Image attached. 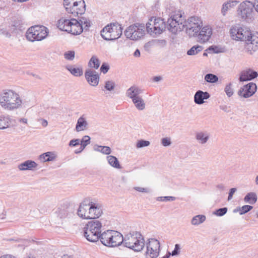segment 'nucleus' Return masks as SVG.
<instances>
[{
	"label": "nucleus",
	"instance_id": "obj_34",
	"mask_svg": "<svg viewBox=\"0 0 258 258\" xmlns=\"http://www.w3.org/2000/svg\"><path fill=\"white\" fill-rule=\"evenodd\" d=\"M56 158L55 154L51 152H47L40 155L39 159L43 162H49L54 160Z\"/></svg>",
	"mask_w": 258,
	"mask_h": 258
},
{
	"label": "nucleus",
	"instance_id": "obj_59",
	"mask_svg": "<svg viewBox=\"0 0 258 258\" xmlns=\"http://www.w3.org/2000/svg\"><path fill=\"white\" fill-rule=\"evenodd\" d=\"M74 0H63V5L65 7V8L68 7L72 6L71 5L72 3H73Z\"/></svg>",
	"mask_w": 258,
	"mask_h": 258
},
{
	"label": "nucleus",
	"instance_id": "obj_19",
	"mask_svg": "<svg viewBox=\"0 0 258 258\" xmlns=\"http://www.w3.org/2000/svg\"><path fill=\"white\" fill-rule=\"evenodd\" d=\"M102 214L101 205L100 204L89 202V214L90 219L99 218Z\"/></svg>",
	"mask_w": 258,
	"mask_h": 258
},
{
	"label": "nucleus",
	"instance_id": "obj_37",
	"mask_svg": "<svg viewBox=\"0 0 258 258\" xmlns=\"http://www.w3.org/2000/svg\"><path fill=\"white\" fill-rule=\"evenodd\" d=\"M93 148L95 151L100 152L102 154L105 155H109L111 152L110 148L108 146H103L96 145L94 146Z\"/></svg>",
	"mask_w": 258,
	"mask_h": 258
},
{
	"label": "nucleus",
	"instance_id": "obj_63",
	"mask_svg": "<svg viewBox=\"0 0 258 258\" xmlns=\"http://www.w3.org/2000/svg\"><path fill=\"white\" fill-rule=\"evenodd\" d=\"M253 5L255 11L258 12V0H255Z\"/></svg>",
	"mask_w": 258,
	"mask_h": 258
},
{
	"label": "nucleus",
	"instance_id": "obj_18",
	"mask_svg": "<svg viewBox=\"0 0 258 258\" xmlns=\"http://www.w3.org/2000/svg\"><path fill=\"white\" fill-rule=\"evenodd\" d=\"M85 77L88 84L93 87L97 86L99 82V75L95 70L87 69L85 72Z\"/></svg>",
	"mask_w": 258,
	"mask_h": 258
},
{
	"label": "nucleus",
	"instance_id": "obj_10",
	"mask_svg": "<svg viewBox=\"0 0 258 258\" xmlns=\"http://www.w3.org/2000/svg\"><path fill=\"white\" fill-rule=\"evenodd\" d=\"M145 34V26L140 23H136L130 26L124 31V35L126 38L133 40H137L142 38Z\"/></svg>",
	"mask_w": 258,
	"mask_h": 258
},
{
	"label": "nucleus",
	"instance_id": "obj_55",
	"mask_svg": "<svg viewBox=\"0 0 258 258\" xmlns=\"http://www.w3.org/2000/svg\"><path fill=\"white\" fill-rule=\"evenodd\" d=\"M109 69V65L106 63H103L101 68L100 71L102 72L103 74H106Z\"/></svg>",
	"mask_w": 258,
	"mask_h": 258
},
{
	"label": "nucleus",
	"instance_id": "obj_2",
	"mask_svg": "<svg viewBox=\"0 0 258 258\" xmlns=\"http://www.w3.org/2000/svg\"><path fill=\"white\" fill-rule=\"evenodd\" d=\"M123 245L135 251H141L145 246L143 236L138 231H132L123 237Z\"/></svg>",
	"mask_w": 258,
	"mask_h": 258
},
{
	"label": "nucleus",
	"instance_id": "obj_50",
	"mask_svg": "<svg viewBox=\"0 0 258 258\" xmlns=\"http://www.w3.org/2000/svg\"><path fill=\"white\" fill-rule=\"evenodd\" d=\"M64 58L69 60H73L75 58V51H68L64 54Z\"/></svg>",
	"mask_w": 258,
	"mask_h": 258
},
{
	"label": "nucleus",
	"instance_id": "obj_4",
	"mask_svg": "<svg viewBox=\"0 0 258 258\" xmlns=\"http://www.w3.org/2000/svg\"><path fill=\"white\" fill-rule=\"evenodd\" d=\"M99 240L104 245L112 247L120 245L123 241V236L120 233L110 230L102 233Z\"/></svg>",
	"mask_w": 258,
	"mask_h": 258
},
{
	"label": "nucleus",
	"instance_id": "obj_53",
	"mask_svg": "<svg viewBox=\"0 0 258 258\" xmlns=\"http://www.w3.org/2000/svg\"><path fill=\"white\" fill-rule=\"evenodd\" d=\"M210 50H212L214 53H219L222 52V48L217 46H211L209 48Z\"/></svg>",
	"mask_w": 258,
	"mask_h": 258
},
{
	"label": "nucleus",
	"instance_id": "obj_30",
	"mask_svg": "<svg viewBox=\"0 0 258 258\" xmlns=\"http://www.w3.org/2000/svg\"><path fill=\"white\" fill-rule=\"evenodd\" d=\"M88 126V122L83 116H81L78 119L76 126V131L78 132L84 131L87 129Z\"/></svg>",
	"mask_w": 258,
	"mask_h": 258
},
{
	"label": "nucleus",
	"instance_id": "obj_6",
	"mask_svg": "<svg viewBox=\"0 0 258 258\" xmlns=\"http://www.w3.org/2000/svg\"><path fill=\"white\" fill-rule=\"evenodd\" d=\"M48 32V29L44 26L35 25L27 30L26 37L31 42L41 41L47 36Z\"/></svg>",
	"mask_w": 258,
	"mask_h": 258
},
{
	"label": "nucleus",
	"instance_id": "obj_1",
	"mask_svg": "<svg viewBox=\"0 0 258 258\" xmlns=\"http://www.w3.org/2000/svg\"><path fill=\"white\" fill-rule=\"evenodd\" d=\"M22 100L20 95L12 89H4L0 93V105L4 109L14 111L20 108Z\"/></svg>",
	"mask_w": 258,
	"mask_h": 258
},
{
	"label": "nucleus",
	"instance_id": "obj_58",
	"mask_svg": "<svg viewBox=\"0 0 258 258\" xmlns=\"http://www.w3.org/2000/svg\"><path fill=\"white\" fill-rule=\"evenodd\" d=\"M236 190L237 189L236 188H232L230 189L228 197V201L230 200L232 198L233 195L234 194V192L236 191Z\"/></svg>",
	"mask_w": 258,
	"mask_h": 258
},
{
	"label": "nucleus",
	"instance_id": "obj_47",
	"mask_svg": "<svg viewBox=\"0 0 258 258\" xmlns=\"http://www.w3.org/2000/svg\"><path fill=\"white\" fill-rule=\"evenodd\" d=\"M227 208L224 207L216 210L213 214L217 216H223L227 212Z\"/></svg>",
	"mask_w": 258,
	"mask_h": 258
},
{
	"label": "nucleus",
	"instance_id": "obj_31",
	"mask_svg": "<svg viewBox=\"0 0 258 258\" xmlns=\"http://www.w3.org/2000/svg\"><path fill=\"white\" fill-rule=\"evenodd\" d=\"M66 69L75 77H80L83 74V71L82 67L75 68L74 66L69 65L66 66Z\"/></svg>",
	"mask_w": 258,
	"mask_h": 258
},
{
	"label": "nucleus",
	"instance_id": "obj_61",
	"mask_svg": "<svg viewBox=\"0 0 258 258\" xmlns=\"http://www.w3.org/2000/svg\"><path fill=\"white\" fill-rule=\"evenodd\" d=\"M45 205L44 204L40 205V212L41 213H45L47 212V210L44 208Z\"/></svg>",
	"mask_w": 258,
	"mask_h": 258
},
{
	"label": "nucleus",
	"instance_id": "obj_60",
	"mask_svg": "<svg viewBox=\"0 0 258 258\" xmlns=\"http://www.w3.org/2000/svg\"><path fill=\"white\" fill-rule=\"evenodd\" d=\"M220 108L225 112H229L230 111V107L226 105H220Z\"/></svg>",
	"mask_w": 258,
	"mask_h": 258
},
{
	"label": "nucleus",
	"instance_id": "obj_9",
	"mask_svg": "<svg viewBox=\"0 0 258 258\" xmlns=\"http://www.w3.org/2000/svg\"><path fill=\"white\" fill-rule=\"evenodd\" d=\"M244 45L245 52L249 55H253L258 50V33H254L249 30L246 36Z\"/></svg>",
	"mask_w": 258,
	"mask_h": 258
},
{
	"label": "nucleus",
	"instance_id": "obj_48",
	"mask_svg": "<svg viewBox=\"0 0 258 258\" xmlns=\"http://www.w3.org/2000/svg\"><path fill=\"white\" fill-rule=\"evenodd\" d=\"M150 144V143L148 141H145V140H139L138 141L136 144V147L137 148H141L144 147H147L149 146Z\"/></svg>",
	"mask_w": 258,
	"mask_h": 258
},
{
	"label": "nucleus",
	"instance_id": "obj_52",
	"mask_svg": "<svg viewBox=\"0 0 258 258\" xmlns=\"http://www.w3.org/2000/svg\"><path fill=\"white\" fill-rule=\"evenodd\" d=\"M161 144L164 147L169 146L171 144V140L168 137L162 138L161 140Z\"/></svg>",
	"mask_w": 258,
	"mask_h": 258
},
{
	"label": "nucleus",
	"instance_id": "obj_5",
	"mask_svg": "<svg viewBox=\"0 0 258 258\" xmlns=\"http://www.w3.org/2000/svg\"><path fill=\"white\" fill-rule=\"evenodd\" d=\"M122 28L118 23H113L106 26L100 32L101 37L105 40H115L122 34Z\"/></svg>",
	"mask_w": 258,
	"mask_h": 258
},
{
	"label": "nucleus",
	"instance_id": "obj_35",
	"mask_svg": "<svg viewBox=\"0 0 258 258\" xmlns=\"http://www.w3.org/2000/svg\"><path fill=\"white\" fill-rule=\"evenodd\" d=\"M132 101L138 110H143L145 108V103L141 96L134 99Z\"/></svg>",
	"mask_w": 258,
	"mask_h": 258
},
{
	"label": "nucleus",
	"instance_id": "obj_14",
	"mask_svg": "<svg viewBox=\"0 0 258 258\" xmlns=\"http://www.w3.org/2000/svg\"><path fill=\"white\" fill-rule=\"evenodd\" d=\"M253 8L252 3L247 1L243 2L238 7V14L242 19H250Z\"/></svg>",
	"mask_w": 258,
	"mask_h": 258
},
{
	"label": "nucleus",
	"instance_id": "obj_27",
	"mask_svg": "<svg viewBox=\"0 0 258 258\" xmlns=\"http://www.w3.org/2000/svg\"><path fill=\"white\" fill-rule=\"evenodd\" d=\"M142 91L136 86H132L129 88L126 92V96L132 100L140 96Z\"/></svg>",
	"mask_w": 258,
	"mask_h": 258
},
{
	"label": "nucleus",
	"instance_id": "obj_13",
	"mask_svg": "<svg viewBox=\"0 0 258 258\" xmlns=\"http://www.w3.org/2000/svg\"><path fill=\"white\" fill-rule=\"evenodd\" d=\"M249 30L246 28L241 27L239 25H233L230 29L229 34L233 40L243 41Z\"/></svg>",
	"mask_w": 258,
	"mask_h": 258
},
{
	"label": "nucleus",
	"instance_id": "obj_40",
	"mask_svg": "<svg viewBox=\"0 0 258 258\" xmlns=\"http://www.w3.org/2000/svg\"><path fill=\"white\" fill-rule=\"evenodd\" d=\"M88 66L97 69L100 66V61L96 56H92L88 62Z\"/></svg>",
	"mask_w": 258,
	"mask_h": 258
},
{
	"label": "nucleus",
	"instance_id": "obj_22",
	"mask_svg": "<svg viewBox=\"0 0 258 258\" xmlns=\"http://www.w3.org/2000/svg\"><path fill=\"white\" fill-rule=\"evenodd\" d=\"M210 134L207 131H199L195 133V139L202 145L206 144L210 139Z\"/></svg>",
	"mask_w": 258,
	"mask_h": 258
},
{
	"label": "nucleus",
	"instance_id": "obj_51",
	"mask_svg": "<svg viewBox=\"0 0 258 258\" xmlns=\"http://www.w3.org/2000/svg\"><path fill=\"white\" fill-rule=\"evenodd\" d=\"M21 21L20 20H17L13 22L11 26L12 27H13V30H15L17 29H20L21 27Z\"/></svg>",
	"mask_w": 258,
	"mask_h": 258
},
{
	"label": "nucleus",
	"instance_id": "obj_32",
	"mask_svg": "<svg viewBox=\"0 0 258 258\" xmlns=\"http://www.w3.org/2000/svg\"><path fill=\"white\" fill-rule=\"evenodd\" d=\"M257 199V198L256 194L254 192H250L247 194L245 196L244 198V201L245 203L252 205L256 202Z\"/></svg>",
	"mask_w": 258,
	"mask_h": 258
},
{
	"label": "nucleus",
	"instance_id": "obj_20",
	"mask_svg": "<svg viewBox=\"0 0 258 258\" xmlns=\"http://www.w3.org/2000/svg\"><path fill=\"white\" fill-rule=\"evenodd\" d=\"M86 210L89 211V202L84 200L80 203L77 210V214L79 217L83 219H90V216Z\"/></svg>",
	"mask_w": 258,
	"mask_h": 258
},
{
	"label": "nucleus",
	"instance_id": "obj_36",
	"mask_svg": "<svg viewBox=\"0 0 258 258\" xmlns=\"http://www.w3.org/2000/svg\"><path fill=\"white\" fill-rule=\"evenodd\" d=\"M238 2L236 1H229L227 3H224L223 5L221 13L224 16L225 15L226 12L229 9L236 6L238 4Z\"/></svg>",
	"mask_w": 258,
	"mask_h": 258
},
{
	"label": "nucleus",
	"instance_id": "obj_3",
	"mask_svg": "<svg viewBox=\"0 0 258 258\" xmlns=\"http://www.w3.org/2000/svg\"><path fill=\"white\" fill-rule=\"evenodd\" d=\"M102 227V224L99 220L89 221L84 227V236L90 242L98 241L101 237Z\"/></svg>",
	"mask_w": 258,
	"mask_h": 258
},
{
	"label": "nucleus",
	"instance_id": "obj_15",
	"mask_svg": "<svg viewBox=\"0 0 258 258\" xmlns=\"http://www.w3.org/2000/svg\"><path fill=\"white\" fill-rule=\"evenodd\" d=\"M213 29L210 26L206 25L200 28L199 32L195 37L197 38V41L201 44L207 42L211 37Z\"/></svg>",
	"mask_w": 258,
	"mask_h": 258
},
{
	"label": "nucleus",
	"instance_id": "obj_7",
	"mask_svg": "<svg viewBox=\"0 0 258 258\" xmlns=\"http://www.w3.org/2000/svg\"><path fill=\"white\" fill-rule=\"evenodd\" d=\"M166 28V24L163 19L160 18H151L146 24V29L148 33L155 37L161 34Z\"/></svg>",
	"mask_w": 258,
	"mask_h": 258
},
{
	"label": "nucleus",
	"instance_id": "obj_17",
	"mask_svg": "<svg viewBox=\"0 0 258 258\" xmlns=\"http://www.w3.org/2000/svg\"><path fill=\"white\" fill-rule=\"evenodd\" d=\"M257 87L254 83H249L241 87L237 92L240 97L247 98L252 96L256 91Z\"/></svg>",
	"mask_w": 258,
	"mask_h": 258
},
{
	"label": "nucleus",
	"instance_id": "obj_45",
	"mask_svg": "<svg viewBox=\"0 0 258 258\" xmlns=\"http://www.w3.org/2000/svg\"><path fill=\"white\" fill-rule=\"evenodd\" d=\"M90 143V138L88 136H85L80 141L81 151H83L85 148Z\"/></svg>",
	"mask_w": 258,
	"mask_h": 258
},
{
	"label": "nucleus",
	"instance_id": "obj_16",
	"mask_svg": "<svg viewBox=\"0 0 258 258\" xmlns=\"http://www.w3.org/2000/svg\"><path fill=\"white\" fill-rule=\"evenodd\" d=\"M85 10L86 5L84 0H77L74 2L72 6L66 8L67 12L75 17L84 14Z\"/></svg>",
	"mask_w": 258,
	"mask_h": 258
},
{
	"label": "nucleus",
	"instance_id": "obj_23",
	"mask_svg": "<svg viewBox=\"0 0 258 258\" xmlns=\"http://www.w3.org/2000/svg\"><path fill=\"white\" fill-rule=\"evenodd\" d=\"M210 97V95L208 92H204L201 90L197 91L194 95V101L197 104H202L204 100H207Z\"/></svg>",
	"mask_w": 258,
	"mask_h": 258
},
{
	"label": "nucleus",
	"instance_id": "obj_28",
	"mask_svg": "<svg viewBox=\"0 0 258 258\" xmlns=\"http://www.w3.org/2000/svg\"><path fill=\"white\" fill-rule=\"evenodd\" d=\"M12 119L9 115H0V129L4 130L9 127L12 121Z\"/></svg>",
	"mask_w": 258,
	"mask_h": 258
},
{
	"label": "nucleus",
	"instance_id": "obj_57",
	"mask_svg": "<svg viewBox=\"0 0 258 258\" xmlns=\"http://www.w3.org/2000/svg\"><path fill=\"white\" fill-rule=\"evenodd\" d=\"M79 144H80V140L79 139H74L70 142L69 146L74 147Z\"/></svg>",
	"mask_w": 258,
	"mask_h": 258
},
{
	"label": "nucleus",
	"instance_id": "obj_11",
	"mask_svg": "<svg viewBox=\"0 0 258 258\" xmlns=\"http://www.w3.org/2000/svg\"><path fill=\"white\" fill-rule=\"evenodd\" d=\"M184 19L181 14L172 16L167 21V28L173 34H176L178 31H181L184 25L183 24Z\"/></svg>",
	"mask_w": 258,
	"mask_h": 258
},
{
	"label": "nucleus",
	"instance_id": "obj_56",
	"mask_svg": "<svg viewBox=\"0 0 258 258\" xmlns=\"http://www.w3.org/2000/svg\"><path fill=\"white\" fill-rule=\"evenodd\" d=\"M180 247L179 244H176L175 245V248H174V250L171 253V255L172 256H175V255H178L180 252Z\"/></svg>",
	"mask_w": 258,
	"mask_h": 258
},
{
	"label": "nucleus",
	"instance_id": "obj_62",
	"mask_svg": "<svg viewBox=\"0 0 258 258\" xmlns=\"http://www.w3.org/2000/svg\"><path fill=\"white\" fill-rule=\"evenodd\" d=\"M216 187L220 191H223L225 189V186L222 183L218 184L216 185Z\"/></svg>",
	"mask_w": 258,
	"mask_h": 258
},
{
	"label": "nucleus",
	"instance_id": "obj_54",
	"mask_svg": "<svg viewBox=\"0 0 258 258\" xmlns=\"http://www.w3.org/2000/svg\"><path fill=\"white\" fill-rule=\"evenodd\" d=\"M134 188L136 190L141 192L149 193L150 192V189L149 188H144L142 187L136 186L134 187Z\"/></svg>",
	"mask_w": 258,
	"mask_h": 258
},
{
	"label": "nucleus",
	"instance_id": "obj_39",
	"mask_svg": "<svg viewBox=\"0 0 258 258\" xmlns=\"http://www.w3.org/2000/svg\"><path fill=\"white\" fill-rule=\"evenodd\" d=\"M115 87V83L113 81H106L104 83L103 88H102V90L104 91L107 90L108 91H112L114 90Z\"/></svg>",
	"mask_w": 258,
	"mask_h": 258
},
{
	"label": "nucleus",
	"instance_id": "obj_29",
	"mask_svg": "<svg viewBox=\"0 0 258 258\" xmlns=\"http://www.w3.org/2000/svg\"><path fill=\"white\" fill-rule=\"evenodd\" d=\"M57 216L60 219H64L69 215V207L68 204L60 206L56 211Z\"/></svg>",
	"mask_w": 258,
	"mask_h": 258
},
{
	"label": "nucleus",
	"instance_id": "obj_26",
	"mask_svg": "<svg viewBox=\"0 0 258 258\" xmlns=\"http://www.w3.org/2000/svg\"><path fill=\"white\" fill-rule=\"evenodd\" d=\"M72 22V18L68 19L62 17L58 21L57 27L61 31L69 32Z\"/></svg>",
	"mask_w": 258,
	"mask_h": 258
},
{
	"label": "nucleus",
	"instance_id": "obj_24",
	"mask_svg": "<svg viewBox=\"0 0 258 258\" xmlns=\"http://www.w3.org/2000/svg\"><path fill=\"white\" fill-rule=\"evenodd\" d=\"M83 27L79 23L78 20L72 18V22L70 26V28L68 33L74 35H77L82 33Z\"/></svg>",
	"mask_w": 258,
	"mask_h": 258
},
{
	"label": "nucleus",
	"instance_id": "obj_44",
	"mask_svg": "<svg viewBox=\"0 0 258 258\" xmlns=\"http://www.w3.org/2000/svg\"><path fill=\"white\" fill-rule=\"evenodd\" d=\"M253 208L252 206L250 205H244L241 207H239L238 209L234 210V212H236V211L239 212L240 215L244 214L249 211H250Z\"/></svg>",
	"mask_w": 258,
	"mask_h": 258
},
{
	"label": "nucleus",
	"instance_id": "obj_43",
	"mask_svg": "<svg viewBox=\"0 0 258 258\" xmlns=\"http://www.w3.org/2000/svg\"><path fill=\"white\" fill-rule=\"evenodd\" d=\"M79 22L81 25L83 26V30H88L91 26L90 20L86 18L81 17Z\"/></svg>",
	"mask_w": 258,
	"mask_h": 258
},
{
	"label": "nucleus",
	"instance_id": "obj_38",
	"mask_svg": "<svg viewBox=\"0 0 258 258\" xmlns=\"http://www.w3.org/2000/svg\"><path fill=\"white\" fill-rule=\"evenodd\" d=\"M205 220V216L203 215H198L192 218L191 223L194 225H198L203 223Z\"/></svg>",
	"mask_w": 258,
	"mask_h": 258
},
{
	"label": "nucleus",
	"instance_id": "obj_25",
	"mask_svg": "<svg viewBox=\"0 0 258 258\" xmlns=\"http://www.w3.org/2000/svg\"><path fill=\"white\" fill-rule=\"evenodd\" d=\"M37 166L38 164L35 161L28 160L19 164L18 168L21 171L32 170Z\"/></svg>",
	"mask_w": 258,
	"mask_h": 258
},
{
	"label": "nucleus",
	"instance_id": "obj_21",
	"mask_svg": "<svg viewBox=\"0 0 258 258\" xmlns=\"http://www.w3.org/2000/svg\"><path fill=\"white\" fill-rule=\"evenodd\" d=\"M258 76L256 72L251 69L244 70L240 73L239 80L240 82L250 81Z\"/></svg>",
	"mask_w": 258,
	"mask_h": 258
},
{
	"label": "nucleus",
	"instance_id": "obj_42",
	"mask_svg": "<svg viewBox=\"0 0 258 258\" xmlns=\"http://www.w3.org/2000/svg\"><path fill=\"white\" fill-rule=\"evenodd\" d=\"M204 79L208 83H214L218 81V77L213 74H207L205 76Z\"/></svg>",
	"mask_w": 258,
	"mask_h": 258
},
{
	"label": "nucleus",
	"instance_id": "obj_12",
	"mask_svg": "<svg viewBox=\"0 0 258 258\" xmlns=\"http://www.w3.org/2000/svg\"><path fill=\"white\" fill-rule=\"evenodd\" d=\"M146 246L145 256L146 258H156L158 256L160 251V244L157 239L155 238L148 239Z\"/></svg>",
	"mask_w": 258,
	"mask_h": 258
},
{
	"label": "nucleus",
	"instance_id": "obj_33",
	"mask_svg": "<svg viewBox=\"0 0 258 258\" xmlns=\"http://www.w3.org/2000/svg\"><path fill=\"white\" fill-rule=\"evenodd\" d=\"M107 160L109 165L112 167L117 169L121 168L117 158L115 156L109 155L107 156Z\"/></svg>",
	"mask_w": 258,
	"mask_h": 258
},
{
	"label": "nucleus",
	"instance_id": "obj_8",
	"mask_svg": "<svg viewBox=\"0 0 258 258\" xmlns=\"http://www.w3.org/2000/svg\"><path fill=\"white\" fill-rule=\"evenodd\" d=\"M184 22L186 33L189 37H195L199 32L200 28L203 26L201 19L197 16L190 17Z\"/></svg>",
	"mask_w": 258,
	"mask_h": 258
},
{
	"label": "nucleus",
	"instance_id": "obj_49",
	"mask_svg": "<svg viewBox=\"0 0 258 258\" xmlns=\"http://www.w3.org/2000/svg\"><path fill=\"white\" fill-rule=\"evenodd\" d=\"M176 198L172 196L159 197L157 198V201L162 202L173 201Z\"/></svg>",
	"mask_w": 258,
	"mask_h": 258
},
{
	"label": "nucleus",
	"instance_id": "obj_64",
	"mask_svg": "<svg viewBox=\"0 0 258 258\" xmlns=\"http://www.w3.org/2000/svg\"><path fill=\"white\" fill-rule=\"evenodd\" d=\"M162 80V77L161 76H156L154 77L153 79V81L154 82H158Z\"/></svg>",
	"mask_w": 258,
	"mask_h": 258
},
{
	"label": "nucleus",
	"instance_id": "obj_41",
	"mask_svg": "<svg viewBox=\"0 0 258 258\" xmlns=\"http://www.w3.org/2000/svg\"><path fill=\"white\" fill-rule=\"evenodd\" d=\"M203 49L202 46L197 45L192 46L187 52V54L188 55H194L197 54L199 52H201Z\"/></svg>",
	"mask_w": 258,
	"mask_h": 258
},
{
	"label": "nucleus",
	"instance_id": "obj_46",
	"mask_svg": "<svg viewBox=\"0 0 258 258\" xmlns=\"http://www.w3.org/2000/svg\"><path fill=\"white\" fill-rule=\"evenodd\" d=\"M232 84L229 83L225 86L224 91L228 97H231L233 94V89L232 88Z\"/></svg>",
	"mask_w": 258,
	"mask_h": 258
}]
</instances>
